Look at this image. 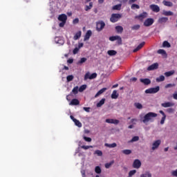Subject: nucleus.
<instances>
[{
	"mask_svg": "<svg viewBox=\"0 0 177 177\" xmlns=\"http://www.w3.org/2000/svg\"><path fill=\"white\" fill-rule=\"evenodd\" d=\"M156 117H157V113L149 112L144 116L142 121L144 124H147L149 121H153V119L156 118Z\"/></svg>",
	"mask_w": 177,
	"mask_h": 177,
	"instance_id": "obj_1",
	"label": "nucleus"
},
{
	"mask_svg": "<svg viewBox=\"0 0 177 177\" xmlns=\"http://www.w3.org/2000/svg\"><path fill=\"white\" fill-rule=\"evenodd\" d=\"M121 17H122V15L120 14H112L110 18V21H111V23H117Z\"/></svg>",
	"mask_w": 177,
	"mask_h": 177,
	"instance_id": "obj_2",
	"label": "nucleus"
},
{
	"mask_svg": "<svg viewBox=\"0 0 177 177\" xmlns=\"http://www.w3.org/2000/svg\"><path fill=\"white\" fill-rule=\"evenodd\" d=\"M106 27V24L103 21H100L96 23V30L100 32Z\"/></svg>",
	"mask_w": 177,
	"mask_h": 177,
	"instance_id": "obj_3",
	"label": "nucleus"
},
{
	"mask_svg": "<svg viewBox=\"0 0 177 177\" xmlns=\"http://www.w3.org/2000/svg\"><path fill=\"white\" fill-rule=\"evenodd\" d=\"M160 91V86L150 88L145 91V93H157Z\"/></svg>",
	"mask_w": 177,
	"mask_h": 177,
	"instance_id": "obj_4",
	"label": "nucleus"
},
{
	"mask_svg": "<svg viewBox=\"0 0 177 177\" xmlns=\"http://www.w3.org/2000/svg\"><path fill=\"white\" fill-rule=\"evenodd\" d=\"M153 24H154V19L153 18H147L144 21L145 27H150V26H153Z\"/></svg>",
	"mask_w": 177,
	"mask_h": 177,
	"instance_id": "obj_5",
	"label": "nucleus"
},
{
	"mask_svg": "<svg viewBox=\"0 0 177 177\" xmlns=\"http://www.w3.org/2000/svg\"><path fill=\"white\" fill-rule=\"evenodd\" d=\"M160 145H161V140H158L154 141L152 144L151 150L153 151L157 150V149L160 147Z\"/></svg>",
	"mask_w": 177,
	"mask_h": 177,
	"instance_id": "obj_6",
	"label": "nucleus"
},
{
	"mask_svg": "<svg viewBox=\"0 0 177 177\" xmlns=\"http://www.w3.org/2000/svg\"><path fill=\"white\" fill-rule=\"evenodd\" d=\"M149 9H151V10H152V12H154L155 13H158V12H160V6L156 4L150 5Z\"/></svg>",
	"mask_w": 177,
	"mask_h": 177,
	"instance_id": "obj_7",
	"label": "nucleus"
},
{
	"mask_svg": "<svg viewBox=\"0 0 177 177\" xmlns=\"http://www.w3.org/2000/svg\"><path fill=\"white\" fill-rule=\"evenodd\" d=\"M142 167V162L139 160V159H136L133 162V167L136 168V169H139Z\"/></svg>",
	"mask_w": 177,
	"mask_h": 177,
	"instance_id": "obj_8",
	"label": "nucleus"
},
{
	"mask_svg": "<svg viewBox=\"0 0 177 177\" xmlns=\"http://www.w3.org/2000/svg\"><path fill=\"white\" fill-rule=\"evenodd\" d=\"M158 68V63H154L147 68L148 71H153V70H157Z\"/></svg>",
	"mask_w": 177,
	"mask_h": 177,
	"instance_id": "obj_9",
	"label": "nucleus"
},
{
	"mask_svg": "<svg viewBox=\"0 0 177 177\" xmlns=\"http://www.w3.org/2000/svg\"><path fill=\"white\" fill-rule=\"evenodd\" d=\"M161 106H162V107H165V108L172 107V106H175V103L167 102L162 103Z\"/></svg>",
	"mask_w": 177,
	"mask_h": 177,
	"instance_id": "obj_10",
	"label": "nucleus"
},
{
	"mask_svg": "<svg viewBox=\"0 0 177 177\" xmlns=\"http://www.w3.org/2000/svg\"><path fill=\"white\" fill-rule=\"evenodd\" d=\"M148 14L146 12H143L142 13L140 14L138 16H137V19L139 20H143V19H146L147 17Z\"/></svg>",
	"mask_w": 177,
	"mask_h": 177,
	"instance_id": "obj_11",
	"label": "nucleus"
},
{
	"mask_svg": "<svg viewBox=\"0 0 177 177\" xmlns=\"http://www.w3.org/2000/svg\"><path fill=\"white\" fill-rule=\"evenodd\" d=\"M91 37H92V30H87L86 35H84V41H88Z\"/></svg>",
	"mask_w": 177,
	"mask_h": 177,
	"instance_id": "obj_12",
	"label": "nucleus"
},
{
	"mask_svg": "<svg viewBox=\"0 0 177 177\" xmlns=\"http://www.w3.org/2000/svg\"><path fill=\"white\" fill-rule=\"evenodd\" d=\"M167 21H168V17H162L158 20V23H159V24H164V23H167Z\"/></svg>",
	"mask_w": 177,
	"mask_h": 177,
	"instance_id": "obj_13",
	"label": "nucleus"
},
{
	"mask_svg": "<svg viewBox=\"0 0 177 177\" xmlns=\"http://www.w3.org/2000/svg\"><path fill=\"white\" fill-rule=\"evenodd\" d=\"M78 104H80V100L77 98L73 99L69 103L70 106H78Z\"/></svg>",
	"mask_w": 177,
	"mask_h": 177,
	"instance_id": "obj_14",
	"label": "nucleus"
},
{
	"mask_svg": "<svg viewBox=\"0 0 177 177\" xmlns=\"http://www.w3.org/2000/svg\"><path fill=\"white\" fill-rule=\"evenodd\" d=\"M140 82H142V84H144L145 85H150V84H151V80H150V79H140Z\"/></svg>",
	"mask_w": 177,
	"mask_h": 177,
	"instance_id": "obj_15",
	"label": "nucleus"
},
{
	"mask_svg": "<svg viewBox=\"0 0 177 177\" xmlns=\"http://www.w3.org/2000/svg\"><path fill=\"white\" fill-rule=\"evenodd\" d=\"M145 41L142 42L141 44H140L133 50V52L135 53L136 52H138V50H140V49H142L143 48V46H145Z\"/></svg>",
	"mask_w": 177,
	"mask_h": 177,
	"instance_id": "obj_16",
	"label": "nucleus"
},
{
	"mask_svg": "<svg viewBox=\"0 0 177 177\" xmlns=\"http://www.w3.org/2000/svg\"><path fill=\"white\" fill-rule=\"evenodd\" d=\"M58 20L59 21H67V15H66L65 14H62L59 16Z\"/></svg>",
	"mask_w": 177,
	"mask_h": 177,
	"instance_id": "obj_17",
	"label": "nucleus"
},
{
	"mask_svg": "<svg viewBox=\"0 0 177 177\" xmlns=\"http://www.w3.org/2000/svg\"><path fill=\"white\" fill-rule=\"evenodd\" d=\"M118 96H120V94L117 93V90H114L111 95V99H118Z\"/></svg>",
	"mask_w": 177,
	"mask_h": 177,
	"instance_id": "obj_18",
	"label": "nucleus"
},
{
	"mask_svg": "<svg viewBox=\"0 0 177 177\" xmlns=\"http://www.w3.org/2000/svg\"><path fill=\"white\" fill-rule=\"evenodd\" d=\"M106 91H107V88H102L95 94V97H97L100 95H102V93H104Z\"/></svg>",
	"mask_w": 177,
	"mask_h": 177,
	"instance_id": "obj_19",
	"label": "nucleus"
},
{
	"mask_svg": "<svg viewBox=\"0 0 177 177\" xmlns=\"http://www.w3.org/2000/svg\"><path fill=\"white\" fill-rule=\"evenodd\" d=\"M82 34V32H81V30L76 32L74 37H73L74 40L77 41V39H80V38H81Z\"/></svg>",
	"mask_w": 177,
	"mask_h": 177,
	"instance_id": "obj_20",
	"label": "nucleus"
},
{
	"mask_svg": "<svg viewBox=\"0 0 177 177\" xmlns=\"http://www.w3.org/2000/svg\"><path fill=\"white\" fill-rule=\"evenodd\" d=\"M163 5H165V6H169V8H172V6H174V3L171 1H167L164 0L162 1Z\"/></svg>",
	"mask_w": 177,
	"mask_h": 177,
	"instance_id": "obj_21",
	"label": "nucleus"
},
{
	"mask_svg": "<svg viewBox=\"0 0 177 177\" xmlns=\"http://www.w3.org/2000/svg\"><path fill=\"white\" fill-rule=\"evenodd\" d=\"M104 146L106 147H109L110 149H113L114 147H117V143L113 142L112 144L105 143Z\"/></svg>",
	"mask_w": 177,
	"mask_h": 177,
	"instance_id": "obj_22",
	"label": "nucleus"
},
{
	"mask_svg": "<svg viewBox=\"0 0 177 177\" xmlns=\"http://www.w3.org/2000/svg\"><path fill=\"white\" fill-rule=\"evenodd\" d=\"M115 28L117 32H118V33H121V32H122V31H124V28H122V26H115Z\"/></svg>",
	"mask_w": 177,
	"mask_h": 177,
	"instance_id": "obj_23",
	"label": "nucleus"
},
{
	"mask_svg": "<svg viewBox=\"0 0 177 177\" xmlns=\"http://www.w3.org/2000/svg\"><path fill=\"white\" fill-rule=\"evenodd\" d=\"M107 53L109 56H115V55H117V51L114 50H109L107 51Z\"/></svg>",
	"mask_w": 177,
	"mask_h": 177,
	"instance_id": "obj_24",
	"label": "nucleus"
},
{
	"mask_svg": "<svg viewBox=\"0 0 177 177\" xmlns=\"http://www.w3.org/2000/svg\"><path fill=\"white\" fill-rule=\"evenodd\" d=\"M92 8H93V2H90L89 3V6H85L86 12H88V10H91V9H92Z\"/></svg>",
	"mask_w": 177,
	"mask_h": 177,
	"instance_id": "obj_25",
	"label": "nucleus"
},
{
	"mask_svg": "<svg viewBox=\"0 0 177 177\" xmlns=\"http://www.w3.org/2000/svg\"><path fill=\"white\" fill-rule=\"evenodd\" d=\"M122 153L125 154V156H129L132 153V151L131 149H124L122 151Z\"/></svg>",
	"mask_w": 177,
	"mask_h": 177,
	"instance_id": "obj_26",
	"label": "nucleus"
},
{
	"mask_svg": "<svg viewBox=\"0 0 177 177\" xmlns=\"http://www.w3.org/2000/svg\"><path fill=\"white\" fill-rule=\"evenodd\" d=\"M104 102H106V99L102 98L97 104V107H102L103 104H104Z\"/></svg>",
	"mask_w": 177,
	"mask_h": 177,
	"instance_id": "obj_27",
	"label": "nucleus"
},
{
	"mask_svg": "<svg viewBox=\"0 0 177 177\" xmlns=\"http://www.w3.org/2000/svg\"><path fill=\"white\" fill-rule=\"evenodd\" d=\"M162 15L163 16H173L174 12L171 11H163Z\"/></svg>",
	"mask_w": 177,
	"mask_h": 177,
	"instance_id": "obj_28",
	"label": "nucleus"
},
{
	"mask_svg": "<svg viewBox=\"0 0 177 177\" xmlns=\"http://www.w3.org/2000/svg\"><path fill=\"white\" fill-rule=\"evenodd\" d=\"M174 74H175V71H171L165 73V77H171V75H174Z\"/></svg>",
	"mask_w": 177,
	"mask_h": 177,
	"instance_id": "obj_29",
	"label": "nucleus"
},
{
	"mask_svg": "<svg viewBox=\"0 0 177 177\" xmlns=\"http://www.w3.org/2000/svg\"><path fill=\"white\" fill-rule=\"evenodd\" d=\"M165 80V77L164 75H160L159 77L156 78V82H162Z\"/></svg>",
	"mask_w": 177,
	"mask_h": 177,
	"instance_id": "obj_30",
	"label": "nucleus"
},
{
	"mask_svg": "<svg viewBox=\"0 0 177 177\" xmlns=\"http://www.w3.org/2000/svg\"><path fill=\"white\" fill-rule=\"evenodd\" d=\"M163 48H171V44L168 42L167 41H165L162 43Z\"/></svg>",
	"mask_w": 177,
	"mask_h": 177,
	"instance_id": "obj_31",
	"label": "nucleus"
},
{
	"mask_svg": "<svg viewBox=\"0 0 177 177\" xmlns=\"http://www.w3.org/2000/svg\"><path fill=\"white\" fill-rule=\"evenodd\" d=\"M113 10H121V4H117L113 6Z\"/></svg>",
	"mask_w": 177,
	"mask_h": 177,
	"instance_id": "obj_32",
	"label": "nucleus"
},
{
	"mask_svg": "<svg viewBox=\"0 0 177 177\" xmlns=\"http://www.w3.org/2000/svg\"><path fill=\"white\" fill-rule=\"evenodd\" d=\"M74 122H75V125H76V127H78V128L82 127V123H81L80 120L76 119Z\"/></svg>",
	"mask_w": 177,
	"mask_h": 177,
	"instance_id": "obj_33",
	"label": "nucleus"
},
{
	"mask_svg": "<svg viewBox=\"0 0 177 177\" xmlns=\"http://www.w3.org/2000/svg\"><path fill=\"white\" fill-rule=\"evenodd\" d=\"M157 53L159 54V55H162V56H165L167 55V52L165 51V50L163 49H159Z\"/></svg>",
	"mask_w": 177,
	"mask_h": 177,
	"instance_id": "obj_34",
	"label": "nucleus"
},
{
	"mask_svg": "<svg viewBox=\"0 0 177 177\" xmlns=\"http://www.w3.org/2000/svg\"><path fill=\"white\" fill-rule=\"evenodd\" d=\"M78 89H79L78 86H76L73 88L71 93H73V95H77L78 93Z\"/></svg>",
	"mask_w": 177,
	"mask_h": 177,
	"instance_id": "obj_35",
	"label": "nucleus"
},
{
	"mask_svg": "<svg viewBox=\"0 0 177 177\" xmlns=\"http://www.w3.org/2000/svg\"><path fill=\"white\" fill-rule=\"evenodd\" d=\"M113 164H114V160H112L110 162L106 163L105 164V168L109 169V168H110V167H111L113 165Z\"/></svg>",
	"mask_w": 177,
	"mask_h": 177,
	"instance_id": "obj_36",
	"label": "nucleus"
},
{
	"mask_svg": "<svg viewBox=\"0 0 177 177\" xmlns=\"http://www.w3.org/2000/svg\"><path fill=\"white\" fill-rule=\"evenodd\" d=\"M138 140H139V136H134L132 138V139L129 141V143H132L133 142H138Z\"/></svg>",
	"mask_w": 177,
	"mask_h": 177,
	"instance_id": "obj_37",
	"label": "nucleus"
},
{
	"mask_svg": "<svg viewBox=\"0 0 177 177\" xmlns=\"http://www.w3.org/2000/svg\"><path fill=\"white\" fill-rule=\"evenodd\" d=\"M73 80H74V76L73 75H69L66 77L67 82H71V81H73Z\"/></svg>",
	"mask_w": 177,
	"mask_h": 177,
	"instance_id": "obj_38",
	"label": "nucleus"
},
{
	"mask_svg": "<svg viewBox=\"0 0 177 177\" xmlns=\"http://www.w3.org/2000/svg\"><path fill=\"white\" fill-rule=\"evenodd\" d=\"M81 149H84V150H88V149H93V146L92 145H82L81 147Z\"/></svg>",
	"mask_w": 177,
	"mask_h": 177,
	"instance_id": "obj_39",
	"label": "nucleus"
},
{
	"mask_svg": "<svg viewBox=\"0 0 177 177\" xmlns=\"http://www.w3.org/2000/svg\"><path fill=\"white\" fill-rule=\"evenodd\" d=\"M95 174H102V169L100 168V167L99 166L95 167Z\"/></svg>",
	"mask_w": 177,
	"mask_h": 177,
	"instance_id": "obj_40",
	"label": "nucleus"
},
{
	"mask_svg": "<svg viewBox=\"0 0 177 177\" xmlns=\"http://www.w3.org/2000/svg\"><path fill=\"white\" fill-rule=\"evenodd\" d=\"M131 8L133 9V10H135V9H140V6H139L138 4L133 3Z\"/></svg>",
	"mask_w": 177,
	"mask_h": 177,
	"instance_id": "obj_41",
	"label": "nucleus"
},
{
	"mask_svg": "<svg viewBox=\"0 0 177 177\" xmlns=\"http://www.w3.org/2000/svg\"><path fill=\"white\" fill-rule=\"evenodd\" d=\"M135 107H136V109H139L140 110L141 109H143V106L142 105V104L139 103V102H136L134 104Z\"/></svg>",
	"mask_w": 177,
	"mask_h": 177,
	"instance_id": "obj_42",
	"label": "nucleus"
},
{
	"mask_svg": "<svg viewBox=\"0 0 177 177\" xmlns=\"http://www.w3.org/2000/svg\"><path fill=\"white\" fill-rule=\"evenodd\" d=\"M86 89V85L83 84L79 88V92H84Z\"/></svg>",
	"mask_w": 177,
	"mask_h": 177,
	"instance_id": "obj_43",
	"label": "nucleus"
},
{
	"mask_svg": "<svg viewBox=\"0 0 177 177\" xmlns=\"http://www.w3.org/2000/svg\"><path fill=\"white\" fill-rule=\"evenodd\" d=\"M94 154H97V156H98V157H102V156H103V152H102V151H100V150H96L95 151Z\"/></svg>",
	"mask_w": 177,
	"mask_h": 177,
	"instance_id": "obj_44",
	"label": "nucleus"
},
{
	"mask_svg": "<svg viewBox=\"0 0 177 177\" xmlns=\"http://www.w3.org/2000/svg\"><path fill=\"white\" fill-rule=\"evenodd\" d=\"M87 59L85 57H82L80 59L79 62H77V64H82L83 63H85L86 62Z\"/></svg>",
	"mask_w": 177,
	"mask_h": 177,
	"instance_id": "obj_45",
	"label": "nucleus"
},
{
	"mask_svg": "<svg viewBox=\"0 0 177 177\" xmlns=\"http://www.w3.org/2000/svg\"><path fill=\"white\" fill-rule=\"evenodd\" d=\"M140 177H151V174L150 172H146L140 175Z\"/></svg>",
	"mask_w": 177,
	"mask_h": 177,
	"instance_id": "obj_46",
	"label": "nucleus"
},
{
	"mask_svg": "<svg viewBox=\"0 0 177 177\" xmlns=\"http://www.w3.org/2000/svg\"><path fill=\"white\" fill-rule=\"evenodd\" d=\"M97 77V74L96 73H92L90 75L89 80H95Z\"/></svg>",
	"mask_w": 177,
	"mask_h": 177,
	"instance_id": "obj_47",
	"label": "nucleus"
},
{
	"mask_svg": "<svg viewBox=\"0 0 177 177\" xmlns=\"http://www.w3.org/2000/svg\"><path fill=\"white\" fill-rule=\"evenodd\" d=\"M118 38V35L111 36L109 37V41H117Z\"/></svg>",
	"mask_w": 177,
	"mask_h": 177,
	"instance_id": "obj_48",
	"label": "nucleus"
},
{
	"mask_svg": "<svg viewBox=\"0 0 177 177\" xmlns=\"http://www.w3.org/2000/svg\"><path fill=\"white\" fill-rule=\"evenodd\" d=\"M136 174V170H131L129 172V177L133 176V175H135Z\"/></svg>",
	"mask_w": 177,
	"mask_h": 177,
	"instance_id": "obj_49",
	"label": "nucleus"
},
{
	"mask_svg": "<svg viewBox=\"0 0 177 177\" xmlns=\"http://www.w3.org/2000/svg\"><path fill=\"white\" fill-rule=\"evenodd\" d=\"M116 41H118V44L119 45H121L122 44V39L120 36H118V39H116Z\"/></svg>",
	"mask_w": 177,
	"mask_h": 177,
	"instance_id": "obj_50",
	"label": "nucleus"
},
{
	"mask_svg": "<svg viewBox=\"0 0 177 177\" xmlns=\"http://www.w3.org/2000/svg\"><path fill=\"white\" fill-rule=\"evenodd\" d=\"M78 52H80V48H78V47L75 48L73 50V55H77Z\"/></svg>",
	"mask_w": 177,
	"mask_h": 177,
	"instance_id": "obj_51",
	"label": "nucleus"
},
{
	"mask_svg": "<svg viewBox=\"0 0 177 177\" xmlns=\"http://www.w3.org/2000/svg\"><path fill=\"white\" fill-rule=\"evenodd\" d=\"M174 86H175V84H167L165 86V88L167 89V88H172V87H174Z\"/></svg>",
	"mask_w": 177,
	"mask_h": 177,
	"instance_id": "obj_52",
	"label": "nucleus"
},
{
	"mask_svg": "<svg viewBox=\"0 0 177 177\" xmlns=\"http://www.w3.org/2000/svg\"><path fill=\"white\" fill-rule=\"evenodd\" d=\"M139 28H140V25H134L131 28L132 30H139Z\"/></svg>",
	"mask_w": 177,
	"mask_h": 177,
	"instance_id": "obj_53",
	"label": "nucleus"
},
{
	"mask_svg": "<svg viewBox=\"0 0 177 177\" xmlns=\"http://www.w3.org/2000/svg\"><path fill=\"white\" fill-rule=\"evenodd\" d=\"M83 138L86 142H92V138L89 137L84 136Z\"/></svg>",
	"mask_w": 177,
	"mask_h": 177,
	"instance_id": "obj_54",
	"label": "nucleus"
},
{
	"mask_svg": "<svg viewBox=\"0 0 177 177\" xmlns=\"http://www.w3.org/2000/svg\"><path fill=\"white\" fill-rule=\"evenodd\" d=\"M105 122H107V124H113V122H114V119H106Z\"/></svg>",
	"mask_w": 177,
	"mask_h": 177,
	"instance_id": "obj_55",
	"label": "nucleus"
},
{
	"mask_svg": "<svg viewBox=\"0 0 177 177\" xmlns=\"http://www.w3.org/2000/svg\"><path fill=\"white\" fill-rule=\"evenodd\" d=\"M90 77H91V73H89V72H88L84 75V80H89Z\"/></svg>",
	"mask_w": 177,
	"mask_h": 177,
	"instance_id": "obj_56",
	"label": "nucleus"
},
{
	"mask_svg": "<svg viewBox=\"0 0 177 177\" xmlns=\"http://www.w3.org/2000/svg\"><path fill=\"white\" fill-rule=\"evenodd\" d=\"M175 111V109H172V108H169L167 109V112L169 113H172Z\"/></svg>",
	"mask_w": 177,
	"mask_h": 177,
	"instance_id": "obj_57",
	"label": "nucleus"
},
{
	"mask_svg": "<svg viewBox=\"0 0 177 177\" xmlns=\"http://www.w3.org/2000/svg\"><path fill=\"white\" fill-rule=\"evenodd\" d=\"M171 176L177 177V169L171 171Z\"/></svg>",
	"mask_w": 177,
	"mask_h": 177,
	"instance_id": "obj_58",
	"label": "nucleus"
},
{
	"mask_svg": "<svg viewBox=\"0 0 177 177\" xmlns=\"http://www.w3.org/2000/svg\"><path fill=\"white\" fill-rule=\"evenodd\" d=\"M73 24H78V23H80V19L78 18H76L73 19Z\"/></svg>",
	"mask_w": 177,
	"mask_h": 177,
	"instance_id": "obj_59",
	"label": "nucleus"
},
{
	"mask_svg": "<svg viewBox=\"0 0 177 177\" xmlns=\"http://www.w3.org/2000/svg\"><path fill=\"white\" fill-rule=\"evenodd\" d=\"M165 118H167V116L162 117L160 120L161 125L164 124V122H165Z\"/></svg>",
	"mask_w": 177,
	"mask_h": 177,
	"instance_id": "obj_60",
	"label": "nucleus"
},
{
	"mask_svg": "<svg viewBox=\"0 0 177 177\" xmlns=\"http://www.w3.org/2000/svg\"><path fill=\"white\" fill-rule=\"evenodd\" d=\"M83 110H84V111H86V113H89L91 111V107H84Z\"/></svg>",
	"mask_w": 177,
	"mask_h": 177,
	"instance_id": "obj_61",
	"label": "nucleus"
},
{
	"mask_svg": "<svg viewBox=\"0 0 177 177\" xmlns=\"http://www.w3.org/2000/svg\"><path fill=\"white\" fill-rule=\"evenodd\" d=\"M62 22L59 23V27H64V24H66V21H61Z\"/></svg>",
	"mask_w": 177,
	"mask_h": 177,
	"instance_id": "obj_62",
	"label": "nucleus"
},
{
	"mask_svg": "<svg viewBox=\"0 0 177 177\" xmlns=\"http://www.w3.org/2000/svg\"><path fill=\"white\" fill-rule=\"evenodd\" d=\"M113 124H115V125H118V124H120V120L113 119Z\"/></svg>",
	"mask_w": 177,
	"mask_h": 177,
	"instance_id": "obj_63",
	"label": "nucleus"
},
{
	"mask_svg": "<svg viewBox=\"0 0 177 177\" xmlns=\"http://www.w3.org/2000/svg\"><path fill=\"white\" fill-rule=\"evenodd\" d=\"M173 97L175 99V100H177V93L173 94Z\"/></svg>",
	"mask_w": 177,
	"mask_h": 177,
	"instance_id": "obj_64",
	"label": "nucleus"
}]
</instances>
